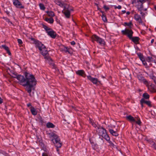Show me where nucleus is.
<instances>
[{"label": "nucleus", "mask_w": 156, "mask_h": 156, "mask_svg": "<svg viewBox=\"0 0 156 156\" xmlns=\"http://www.w3.org/2000/svg\"><path fill=\"white\" fill-rule=\"evenodd\" d=\"M12 77L16 78L23 86H26V90L31 95L32 88L36 84V81L34 76L32 74L25 72L24 75L25 77L20 75H17V73H14Z\"/></svg>", "instance_id": "f257e3e1"}, {"label": "nucleus", "mask_w": 156, "mask_h": 156, "mask_svg": "<svg viewBox=\"0 0 156 156\" xmlns=\"http://www.w3.org/2000/svg\"><path fill=\"white\" fill-rule=\"evenodd\" d=\"M30 39L31 41H34V43L36 45V46L38 48L42 54L45 56V58H46L48 60H52L51 58L48 55H47L48 54V51L45 46L43 44L39 41L36 40L34 38H31Z\"/></svg>", "instance_id": "f03ea898"}, {"label": "nucleus", "mask_w": 156, "mask_h": 156, "mask_svg": "<svg viewBox=\"0 0 156 156\" xmlns=\"http://www.w3.org/2000/svg\"><path fill=\"white\" fill-rule=\"evenodd\" d=\"M91 38L93 42H94V41H96L101 45H104L105 44V42L104 40L96 35L94 34L92 35Z\"/></svg>", "instance_id": "7ed1b4c3"}, {"label": "nucleus", "mask_w": 156, "mask_h": 156, "mask_svg": "<svg viewBox=\"0 0 156 156\" xmlns=\"http://www.w3.org/2000/svg\"><path fill=\"white\" fill-rule=\"evenodd\" d=\"M121 32L122 34L127 35L129 38L133 36V32L131 30L128 29H126L124 30H122Z\"/></svg>", "instance_id": "20e7f679"}, {"label": "nucleus", "mask_w": 156, "mask_h": 156, "mask_svg": "<svg viewBox=\"0 0 156 156\" xmlns=\"http://www.w3.org/2000/svg\"><path fill=\"white\" fill-rule=\"evenodd\" d=\"M97 132L100 136L102 137L106 133V129L102 127L98 128L97 130Z\"/></svg>", "instance_id": "39448f33"}, {"label": "nucleus", "mask_w": 156, "mask_h": 156, "mask_svg": "<svg viewBox=\"0 0 156 156\" xmlns=\"http://www.w3.org/2000/svg\"><path fill=\"white\" fill-rule=\"evenodd\" d=\"M67 7H65L64 8V11H62V12L65 15L66 17L67 18H69L70 15V12L68 9Z\"/></svg>", "instance_id": "423d86ee"}, {"label": "nucleus", "mask_w": 156, "mask_h": 156, "mask_svg": "<svg viewBox=\"0 0 156 156\" xmlns=\"http://www.w3.org/2000/svg\"><path fill=\"white\" fill-rule=\"evenodd\" d=\"M13 2L14 5L16 7L20 9L24 8V7L22 6L20 2L18 0H13Z\"/></svg>", "instance_id": "0eeeda50"}, {"label": "nucleus", "mask_w": 156, "mask_h": 156, "mask_svg": "<svg viewBox=\"0 0 156 156\" xmlns=\"http://www.w3.org/2000/svg\"><path fill=\"white\" fill-rule=\"evenodd\" d=\"M50 134L51 136L54 139H53L52 140V141H53V140H55V143H56V142H58L60 141L59 138L58 137V136L55 134L52 133Z\"/></svg>", "instance_id": "6e6552de"}, {"label": "nucleus", "mask_w": 156, "mask_h": 156, "mask_svg": "<svg viewBox=\"0 0 156 156\" xmlns=\"http://www.w3.org/2000/svg\"><path fill=\"white\" fill-rule=\"evenodd\" d=\"M47 33L48 35L53 38H55L57 35L56 32L52 29L50 31H48Z\"/></svg>", "instance_id": "1a4fd4ad"}, {"label": "nucleus", "mask_w": 156, "mask_h": 156, "mask_svg": "<svg viewBox=\"0 0 156 156\" xmlns=\"http://www.w3.org/2000/svg\"><path fill=\"white\" fill-rule=\"evenodd\" d=\"M87 79L92 82L94 84H96L98 82H100L98 80L97 78L92 77L90 76H87Z\"/></svg>", "instance_id": "9d476101"}, {"label": "nucleus", "mask_w": 156, "mask_h": 156, "mask_svg": "<svg viewBox=\"0 0 156 156\" xmlns=\"http://www.w3.org/2000/svg\"><path fill=\"white\" fill-rule=\"evenodd\" d=\"M129 39L131 40L133 42L136 44L139 43L140 39L138 37H133L132 36L131 37L129 38Z\"/></svg>", "instance_id": "9b49d317"}, {"label": "nucleus", "mask_w": 156, "mask_h": 156, "mask_svg": "<svg viewBox=\"0 0 156 156\" xmlns=\"http://www.w3.org/2000/svg\"><path fill=\"white\" fill-rule=\"evenodd\" d=\"M55 3L57 5H59L61 7H64L65 8V7H67V5L64 2H62L58 0H57L55 2Z\"/></svg>", "instance_id": "f8f14e48"}, {"label": "nucleus", "mask_w": 156, "mask_h": 156, "mask_svg": "<svg viewBox=\"0 0 156 156\" xmlns=\"http://www.w3.org/2000/svg\"><path fill=\"white\" fill-rule=\"evenodd\" d=\"M140 103H141V104L144 103L146 104L150 107H151L152 106L151 101H146L145 100L144 98H142L141 100Z\"/></svg>", "instance_id": "ddd939ff"}, {"label": "nucleus", "mask_w": 156, "mask_h": 156, "mask_svg": "<svg viewBox=\"0 0 156 156\" xmlns=\"http://www.w3.org/2000/svg\"><path fill=\"white\" fill-rule=\"evenodd\" d=\"M134 18L135 20L139 23H142V20L140 16L138 14H135L134 15Z\"/></svg>", "instance_id": "4468645a"}, {"label": "nucleus", "mask_w": 156, "mask_h": 156, "mask_svg": "<svg viewBox=\"0 0 156 156\" xmlns=\"http://www.w3.org/2000/svg\"><path fill=\"white\" fill-rule=\"evenodd\" d=\"M76 73L83 77H85V74L84 71L83 70H78L76 72Z\"/></svg>", "instance_id": "2eb2a0df"}, {"label": "nucleus", "mask_w": 156, "mask_h": 156, "mask_svg": "<svg viewBox=\"0 0 156 156\" xmlns=\"http://www.w3.org/2000/svg\"><path fill=\"white\" fill-rule=\"evenodd\" d=\"M109 131L110 133L113 136H118L119 135L116 131H114L112 129H109Z\"/></svg>", "instance_id": "dca6fc26"}, {"label": "nucleus", "mask_w": 156, "mask_h": 156, "mask_svg": "<svg viewBox=\"0 0 156 156\" xmlns=\"http://www.w3.org/2000/svg\"><path fill=\"white\" fill-rule=\"evenodd\" d=\"M30 111L33 115H37V112L34 107L31 106L30 107Z\"/></svg>", "instance_id": "f3484780"}, {"label": "nucleus", "mask_w": 156, "mask_h": 156, "mask_svg": "<svg viewBox=\"0 0 156 156\" xmlns=\"http://www.w3.org/2000/svg\"><path fill=\"white\" fill-rule=\"evenodd\" d=\"M2 46L3 48L7 52L9 55H11V53L9 50V48L8 46H7L5 45H2Z\"/></svg>", "instance_id": "a211bd4d"}, {"label": "nucleus", "mask_w": 156, "mask_h": 156, "mask_svg": "<svg viewBox=\"0 0 156 156\" xmlns=\"http://www.w3.org/2000/svg\"><path fill=\"white\" fill-rule=\"evenodd\" d=\"M126 118L127 120L131 122L135 121V120L134 118L130 115L127 116Z\"/></svg>", "instance_id": "6ab92c4d"}, {"label": "nucleus", "mask_w": 156, "mask_h": 156, "mask_svg": "<svg viewBox=\"0 0 156 156\" xmlns=\"http://www.w3.org/2000/svg\"><path fill=\"white\" fill-rule=\"evenodd\" d=\"M46 126L48 128H53L55 127V126L51 122H48L46 124Z\"/></svg>", "instance_id": "aec40b11"}, {"label": "nucleus", "mask_w": 156, "mask_h": 156, "mask_svg": "<svg viewBox=\"0 0 156 156\" xmlns=\"http://www.w3.org/2000/svg\"><path fill=\"white\" fill-rule=\"evenodd\" d=\"M53 143H54L55 147L57 148H60L62 146V143L61 141H59L58 142H56V143H55V142L53 141Z\"/></svg>", "instance_id": "412c9836"}, {"label": "nucleus", "mask_w": 156, "mask_h": 156, "mask_svg": "<svg viewBox=\"0 0 156 156\" xmlns=\"http://www.w3.org/2000/svg\"><path fill=\"white\" fill-rule=\"evenodd\" d=\"M45 20L46 21L50 23H52L54 22V19L52 17H50L49 18H46Z\"/></svg>", "instance_id": "4be33fe9"}, {"label": "nucleus", "mask_w": 156, "mask_h": 156, "mask_svg": "<svg viewBox=\"0 0 156 156\" xmlns=\"http://www.w3.org/2000/svg\"><path fill=\"white\" fill-rule=\"evenodd\" d=\"M102 137L104 138L107 141H108L110 140V138L109 137L108 135L106 133L103 136H102Z\"/></svg>", "instance_id": "5701e85b"}, {"label": "nucleus", "mask_w": 156, "mask_h": 156, "mask_svg": "<svg viewBox=\"0 0 156 156\" xmlns=\"http://www.w3.org/2000/svg\"><path fill=\"white\" fill-rule=\"evenodd\" d=\"M46 12L49 16L51 17L55 16L54 13L52 11H48Z\"/></svg>", "instance_id": "b1692460"}, {"label": "nucleus", "mask_w": 156, "mask_h": 156, "mask_svg": "<svg viewBox=\"0 0 156 156\" xmlns=\"http://www.w3.org/2000/svg\"><path fill=\"white\" fill-rule=\"evenodd\" d=\"M90 141L91 144H92V146L93 149H95L98 146V144H94L93 142H92L90 139Z\"/></svg>", "instance_id": "393cba45"}, {"label": "nucleus", "mask_w": 156, "mask_h": 156, "mask_svg": "<svg viewBox=\"0 0 156 156\" xmlns=\"http://www.w3.org/2000/svg\"><path fill=\"white\" fill-rule=\"evenodd\" d=\"M137 55L141 61L144 60V58L142 54L140 53H137Z\"/></svg>", "instance_id": "a878e982"}, {"label": "nucleus", "mask_w": 156, "mask_h": 156, "mask_svg": "<svg viewBox=\"0 0 156 156\" xmlns=\"http://www.w3.org/2000/svg\"><path fill=\"white\" fill-rule=\"evenodd\" d=\"M102 19L104 22H107V20L106 17V15H104L103 14H102L101 16Z\"/></svg>", "instance_id": "bb28decb"}, {"label": "nucleus", "mask_w": 156, "mask_h": 156, "mask_svg": "<svg viewBox=\"0 0 156 156\" xmlns=\"http://www.w3.org/2000/svg\"><path fill=\"white\" fill-rule=\"evenodd\" d=\"M143 97L144 98L147 99L149 98V95L147 93H144L143 94Z\"/></svg>", "instance_id": "cd10ccee"}, {"label": "nucleus", "mask_w": 156, "mask_h": 156, "mask_svg": "<svg viewBox=\"0 0 156 156\" xmlns=\"http://www.w3.org/2000/svg\"><path fill=\"white\" fill-rule=\"evenodd\" d=\"M44 28L45 29V30L46 31L47 33H48V32L51 30L52 29L49 28L46 26H44Z\"/></svg>", "instance_id": "c85d7f7f"}, {"label": "nucleus", "mask_w": 156, "mask_h": 156, "mask_svg": "<svg viewBox=\"0 0 156 156\" xmlns=\"http://www.w3.org/2000/svg\"><path fill=\"white\" fill-rule=\"evenodd\" d=\"M39 6H40V9H42V10H44V9H45V7L44 5L43 4H41V3H40L39 4Z\"/></svg>", "instance_id": "c756f323"}, {"label": "nucleus", "mask_w": 156, "mask_h": 156, "mask_svg": "<svg viewBox=\"0 0 156 156\" xmlns=\"http://www.w3.org/2000/svg\"><path fill=\"white\" fill-rule=\"evenodd\" d=\"M143 8V4H142L140 5L139 7H138V9L139 11H141L142 10Z\"/></svg>", "instance_id": "7c9ffc66"}, {"label": "nucleus", "mask_w": 156, "mask_h": 156, "mask_svg": "<svg viewBox=\"0 0 156 156\" xmlns=\"http://www.w3.org/2000/svg\"><path fill=\"white\" fill-rule=\"evenodd\" d=\"M136 124L140 125L141 123V122L140 119H137V121H135Z\"/></svg>", "instance_id": "2f4dec72"}, {"label": "nucleus", "mask_w": 156, "mask_h": 156, "mask_svg": "<svg viewBox=\"0 0 156 156\" xmlns=\"http://www.w3.org/2000/svg\"><path fill=\"white\" fill-rule=\"evenodd\" d=\"M151 78L153 80L154 83L156 84V80H155V77L154 76H152L151 77Z\"/></svg>", "instance_id": "473e14b6"}, {"label": "nucleus", "mask_w": 156, "mask_h": 156, "mask_svg": "<svg viewBox=\"0 0 156 156\" xmlns=\"http://www.w3.org/2000/svg\"><path fill=\"white\" fill-rule=\"evenodd\" d=\"M125 24H126V26H130L131 25H132V23L131 22H130L128 23H125Z\"/></svg>", "instance_id": "72a5a7b5"}, {"label": "nucleus", "mask_w": 156, "mask_h": 156, "mask_svg": "<svg viewBox=\"0 0 156 156\" xmlns=\"http://www.w3.org/2000/svg\"><path fill=\"white\" fill-rule=\"evenodd\" d=\"M103 8L106 10H108L109 9V8L108 7H107V6L106 5H104L103 6Z\"/></svg>", "instance_id": "f704fd0d"}, {"label": "nucleus", "mask_w": 156, "mask_h": 156, "mask_svg": "<svg viewBox=\"0 0 156 156\" xmlns=\"http://www.w3.org/2000/svg\"><path fill=\"white\" fill-rule=\"evenodd\" d=\"M17 41L19 44H21L23 43L22 41L20 39H18Z\"/></svg>", "instance_id": "c9c22d12"}, {"label": "nucleus", "mask_w": 156, "mask_h": 156, "mask_svg": "<svg viewBox=\"0 0 156 156\" xmlns=\"http://www.w3.org/2000/svg\"><path fill=\"white\" fill-rule=\"evenodd\" d=\"M142 61V62L143 64L144 65L146 66V65H147V63L145 61L144 59V60H143V61Z\"/></svg>", "instance_id": "e433bc0d"}, {"label": "nucleus", "mask_w": 156, "mask_h": 156, "mask_svg": "<svg viewBox=\"0 0 156 156\" xmlns=\"http://www.w3.org/2000/svg\"><path fill=\"white\" fill-rule=\"evenodd\" d=\"M153 146L154 148L156 149V144H155V143L154 142H152Z\"/></svg>", "instance_id": "4c0bfd02"}, {"label": "nucleus", "mask_w": 156, "mask_h": 156, "mask_svg": "<svg viewBox=\"0 0 156 156\" xmlns=\"http://www.w3.org/2000/svg\"><path fill=\"white\" fill-rule=\"evenodd\" d=\"M140 14H141L142 16L143 17H144V15H145V13L143 12H142L141 11H140Z\"/></svg>", "instance_id": "58836bf2"}, {"label": "nucleus", "mask_w": 156, "mask_h": 156, "mask_svg": "<svg viewBox=\"0 0 156 156\" xmlns=\"http://www.w3.org/2000/svg\"><path fill=\"white\" fill-rule=\"evenodd\" d=\"M64 50L66 51V52H69V51H68V49L66 47H64Z\"/></svg>", "instance_id": "ea45409f"}, {"label": "nucleus", "mask_w": 156, "mask_h": 156, "mask_svg": "<svg viewBox=\"0 0 156 156\" xmlns=\"http://www.w3.org/2000/svg\"><path fill=\"white\" fill-rule=\"evenodd\" d=\"M42 156H48V155L46 153H43L42 154Z\"/></svg>", "instance_id": "a19ab883"}, {"label": "nucleus", "mask_w": 156, "mask_h": 156, "mask_svg": "<svg viewBox=\"0 0 156 156\" xmlns=\"http://www.w3.org/2000/svg\"><path fill=\"white\" fill-rule=\"evenodd\" d=\"M76 43H75V42L74 41H72V42H71V44L72 45H74Z\"/></svg>", "instance_id": "79ce46f5"}, {"label": "nucleus", "mask_w": 156, "mask_h": 156, "mask_svg": "<svg viewBox=\"0 0 156 156\" xmlns=\"http://www.w3.org/2000/svg\"><path fill=\"white\" fill-rule=\"evenodd\" d=\"M121 5H119L117 7H116L115 8H118L119 9H120L121 8Z\"/></svg>", "instance_id": "37998d69"}, {"label": "nucleus", "mask_w": 156, "mask_h": 156, "mask_svg": "<svg viewBox=\"0 0 156 156\" xmlns=\"http://www.w3.org/2000/svg\"><path fill=\"white\" fill-rule=\"evenodd\" d=\"M3 102V100L0 97V104Z\"/></svg>", "instance_id": "c03bdc74"}, {"label": "nucleus", "mask_w": 156, "mask_h": 156, "mask_svg": "<svg viewBox=\"0 0 156 156\" xmlns=\"http://www.w3.org/2000/svg\"><path fill=\"white\" fill-rule=\"evenodd\" d=\"M27 106L28 107H29L30 106H31V104L30 103H28L27 105Z\"/></svg>", "instance_id": "a18cd8bd"}, {"label": "nucleus", "mask_w": 156, "mask_h": 156, "mask_svg": "<svg viewBox=\"0 0 156 156\" xmlns=\"http://www.w3.org/2000/svg\"><path fill=\"white\" fill-rule=\"evenodd\" d=\"M91 122L92 123V125L93 126L95 127H96V124H95L94 122Z\"/></svg>", "instance_id": "49530a36"}, {"label": "nucleus", "mask_w": 156, "mask_h": 156, "mask_svg": "<svg viewBox=\"0 0 156 156\" xmlns=\"http://www.w3.org/2000/svg\"><path fill=\"white\" fill-rule=\"evenodd\" d=\"M91 122L92 123V125L93 126L95 127H96V124H95L94 122Z\"/></svg>", "instance_id": "de8ad7c7"}, {"label": "nucleus", "mask_w": 156, "mask_h": 156, "mask_svg": "<svg viewBox=\"0 0 156 156\" xmlns=\"http://www.w3.org/2000/svg\"><path fill=\"white\" fill-rule=\"evenodd\" d=\"M148 59L149 60V61H150L151 60V59L152 58V57H147Z\"/></svg>", "instance_id": "09e8293b"}, {"label": "nucleus", "mask_w": 156, "mask_h": 156, "mask_svg": "<svg viewBox=\"0 0 156 156\" xmlns=\"http://www.w3.org/2000/svg\"><path fill=\"white\" fill-rule=\"evenodd\" d=\"M144 83L146 84H147V81L146 80H144Z\"/></svg>", "instance_id": "8fccbe9b"}, {"label": "nucleus", "mask_w": 156, "mask_h": 156, "mask_svg": "<svg viewBox=\"0 0 156 156\" xmlns=\"http://www.w3.org/2000/svg\"><path fill=\"white\" fill-rule=\"evenodd\" d=\"M101 13L102 14H103L104 15H105L104 12L102 11H101Z\"/></svg>", "instance_id": "3c124183"}, {"label": "nucleus", "mask_w": 156, "mask_h": 156, "mask_svg": "<svg viewBox=\"0 0 156 156\" xmlns=\"http://www.w3.org/2000/svg\"><path fill=\"white\" fill-rule=\"evenodd\" d=\"M144 1V0H139L137 1V2H140L141 3H142V2Z\"/></svg>", "instance_id": "603ef678"}, {"label": "nucleus", "mask_w": 156, "mask_h": 156, "mask_svg": "<svg viewBox=\"0 0 156 156\" xmlns=\"http://www.w3.org/2000/svg\"><path fill=\"white\" fill-rule=\"evenodd\" d=\"M154 39H152V40L151 41V43H153L154 42Z\"/></svg>", "instance_id": "864d4df0"}, {"label": "nucleus", "mask_w": 156, "mask_h": 156, "mask_svg": "<svg viewBox=\"0 0 156 156\" xmlns=\"http://www.w3.org/2000/svg\"><path fill=\"white\" fill-rule=\"evenodd\" d=\"M136 2V1L134 0H133L132 2V4H133L134 3H135Z\"/></svg>", "instance_id": "5fc2aeb1"}, {"label": "nucleus", "mask_w": 156, "mask_h": 156, "mask_svg": "<svg viewBox=\"0 0 156 156\" xmlns=\"http://www.w3.org/2000/svg\"><path fill=\"white\" fill-rule=\"evenodd\" d=\"M6 14H7V15H9V12H8V11H6Z\"/></svg>", "instance_id": "6e6d98bb"}, {"label": "nucleus", "mask_w": 156, "mask_h": 156, "mask_svg": "<svg viewBox=\"0 0 156 156\" xmlns=\"http://www.w3.org/2000/svg\"><path fill=\"white\" fill-rule=\"evenodd\" d=\"M122 12L123 13H125L126 12V11L125 10H122Z\"/></svg>", "instance_id": "4d7b16f0"}, {"label": "nucleus", "mask_w": 156, "mask_h": 156, "mask_svg": "<svg viewBox=\"0 0 156 156\" xmlns=\"http://www.w3.org/2000/svg\"><path fill=\"white\" fill-rule=\"evenodd\" d=\"M130 13L129 12H126V14L127 15H129L130 14Z\"/></svg>", "instance_id": "13d9d810"}, {"label": "nucleus", "mask_w": 156, "mask_h": 156, "mask_svg": "<svg viewBox=\"0 0 156 156\" xmlns=\"http://www.w3.org/2000/svg\"><path fill=\"white\" fill-rule=\"evenodd\" d=\"M98 10H99L100 12H101V11H102L101 9L100 8H98Z\"/></svg>", "instance_id": "bf43d9fd"}, {"label": "nucleus", "mask_w": 156, "mask_h": 156, "mask_svg": "<svg viewBox=\"0 0 156 156\" xmlns=\"http://www.w3.org/2000/svg\"><path fill=\"white\" fill-rule=\"evenodd\" d=\"M5 20H6V21H7L9 22V19H6Z\"/></svg>", "instance_id": "052dcab7"}, {"label": "nucleus", "mask_w": 156, "mask_h": 156, "mask_svg": "<svg viewBox=\"0 0 156 156\" xmlns=\"http://www.w3.org/2000/svg\"><path fill=\"white\" fill-rule=\"evenodd\" d=\"M140 104L141 105V106L142 107H143V104H141V103H140Z\"/></svg>", "instance_id": "680f3d73"}, {"label": "nucleus", "mask_w": 156, "mask_h": 156, "mask_svg": "<svg viewBox=\"0 0 156 156\" xmlns=\"http://www.w3.org/2000/svg\"><path fill=\"white\" fill-rule=\"evenodd\" d=\"M154 8L156 10V5L154 6Z\"/></svg>", "instance_id": "e2e57ef3"}, {"label": "nucleus", "mask_w": 156, "mask_h": 156, "mask_svg": "<svg viewBox=\"0 0 156 156\" xmlns=\"http://www.w3.org/2000/svg\"><path fill=\"white\" fill-rule=\"evenodd\" d=\"M57 149V151H59V149H58V148H57V149Z\"/></svg>", "instance_id": "0e129e2a"}, {"label": "nucleus", "mask_w": 156, "mask_h": 156, "mask_svg": "<svg viewBox=\"0 0 156 156\" xmlns=\"http://www.w3.org/2000/svg\"><path fill=\"white\" fill-rule=\"evenodd\" d=\"M119 2H121L122 1V0H118Z\"/></svg>", "instance_id": "69168bd1"}, {"label": "nucleus", "mask_w": 156, "mask_h": 156, "mask_svg": "<svg viewBox=\"0 0 156 156\" xmlns=\"http://www.w3.org/2000/svg\"><path fill=\"white\" fill-rule=\"evenodd\" d=\"M146 10H147V9H144V11H146Z\"/></svg>", "instance_id": "338daca9"}, {"label": "nucleus", "mask_w": 156, "mask_h": 156, "mask_svg": "<svg viewBox=\"0 0 156 156\" xmlns=\"http://www.w3.org/2000/svg\"><path fill=\"white\" fill-rule=\"evenodd\" d=\"M3 19H5V17H3Z\"/></svg>", "instance_id": "774afa93"}]
</instances>
